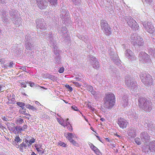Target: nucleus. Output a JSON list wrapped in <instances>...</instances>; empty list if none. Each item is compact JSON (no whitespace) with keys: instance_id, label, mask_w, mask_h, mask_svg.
<instances>
[{"instance_id":"nucleus-8","label":"nucleus","mask_w":155,"mask_h":155,"mask_svg":"<svg viewBox=\"0 0 155 155\" xmlns=\"http://www.w3.org/2000/svg\"><path fill=\"white\" fill-rule=\"evenodd\" d=\"M89 145L90 148L97 155H101V153L100 150L92 143H89Z\"/></svg>"},{"instance_id":"nucleus-39","label":"nucleus","mask_w":155,"mask_h":155,"mask_svg":"<svg viewBox=\"0 0 155 155\" xmlns=\"http://www.w3.org/2000/svg\"><path fill=\"white\" fill-rule=\"evenodd\" d=\"M73 83L77 87H80L81 86V85L79 84V83L77 82H74Z\"/></svg>"},{"instance_id":"nucleus-41","label":"nucleus","mask_w":155,"mask_h":155,"mask_svg":"<svg viewBox=\"0 0 155 155\" xmlns=\"http://www.w3.org/2000/svg\"><path fill=\"white\" fill-rule=\"evenodd\" d=\"M67 88H68L69 90H70L71 91H72L73 90V89L72 87L70 86L69 85H68L66 86Z\"/></svg>"},{"instance_id":"nucleus-6","label":"nucleus","mask_w":155,"mask_h":155,"mask_svg":"<svg viewBox=\"0 0 155 155\" xmlns=\"http://www.w3.org/2000/svg\"><path fill=\"white\" fill-rule=\"evenodd\" d=\"M117 124L119 126L123 129L126 128L128 124V122L126 120L121 118L118 119Z\"/></svg>"},{"instance_id":"nucleus-14","label":"nucleus","mask_w":155,"mask_h":155,"mask_svg":"<svg viewBox=\"0 0 155 155\" xmlns=\"http://www.w3.org/2000/svg\"><path fill=\"white\" fill-rule=\"evenodd\" d=\"M94 59H95V61H94V62L92 63V65L94 68L97 69L99 67V62L96 60L95 58H94Z\"/></svg>"},{"instance_id":"nucleus-28","label":"nucleus","mask_w":155,"mask_h":155,"mask_svg":"<svg viewBox=\"0 0 155 155\" xmlns=\"http://www.w3.org/2000/svg\"><path fill=\"white\" fill-rule=\"evenodd\" d=\"M57 120L60 124H61L62 126H64V127L66 126L64 125L63 123H62L61 121L58 118H57Z\"/></svg>"},{"instance_id":"nucleus-20","label":"nucleus","mask_w":155,"mask_h":155,"mask_svg":"<svg viewBox=\"0 0 155 155\" xmlns=\"http://www.w3.org/2000/svg\"><path fill=\"white\" fill-rule=\"evenodd\" d=\"M48 2H50L52 5H55L57 4L58 0H48Z\"/></svg>"},{"instance_id":"nucleus-7","label":"nucleus","mask_w":155,"mask_h":155,"mask_svg":"<svg viewBox=\"0 0 155 155\" xmlns=\"http://www.w3.org/2000/svg\"><path fill=\"white\" fill-rule=\"evenodd\" d=\"M37 5L41 9L45 8L47 6V3L45 0H36Z\"/></svg>"},{"instance_id":"nucleus-33","label":"nucleus","mask_w":155,"mask_h":155,"mask_svg":"<svg viewBox=\"0 0 155 155\" xmlns=\"http://www.w3.org/2000/svg\"><path fill=\"white\" fill-rule=\"evenodd\" d=\"M64 71V68L63 67H61V68L59 71H58V72L60 73H62Z\"/></svg>"},{"instance_id":"nucleus-35","label":"nucleus","mask_w":155,"mask_h":155,"mask_svg":"<svg viewBox=\"0 0 155 155\" xmlns=\"http://www.w3.org/2000/svg\"><path fill=\"white\" fill-rule=\"evenodd\" d=\"M127 53L128 54L129 56H130L131 54H132V51L128 49L127 50Z\"/></svg>"},{"instance_id":"nucleus-30","label":"nucleus","mask_w":155,"mask_h":155,"mask_svg":"<svg viewBox=\"0 0 155 155\" xmlns=\"http://www.w3.org/2000/svg\"><path fill=\"white\" fill-rule=\"evenodd\" d=\"M26 82H22L21 83V87H26L27 86Z\"/></svg>"},{"instance_id":"nucleus-57","label":"nucleus","mask_w":155,"mask_h":155,"mask_svg":"<svg viewBox=\"0 0 155 155\" xmlns=\"http://www.w3.org/2000/svg\"><path fill=\"white\" fill-rule=\"evenodd\" d=\"M40 28L41 29L42 28L41 27H40Z\"/></svg>"},{"instance_id":"nucleus-38","label":"nucleus","mask_w":155,"mask_h":155,"mask_svg":"<svg viewBox=\"0 0 155 155\" xmlns=\"http://www.w3.org/2000/svg\"><path fill=\"white\" fill-rule=\"evenodd\" d=\"M13 61H11L8 64V67L10 68H12L13 67Z\"/></svg>"},{"instance_id":"nucleus-40","label":"nucleus","mask_w":155,"mask_h":155,"mask_svg":"<svg viewBox=\"0 0 155 155\" xmlns=\"http://www.w3.org/2000/svg\"><path fill=\"white\" fill-rule=\"evenodd\" d=\"M30 86L31 87H33L35 86V84L34 82H30L29 83Z\"/></svg>"},{"instance_id":"nucleus-17","label":"nucleus","mask_w":155,"mask_h":155,"mask_svg":"<svg viewBox=\"0 0 155 155\" xmlns=\"http://www.w3.org/2000/svg\"><path fill=\"white\" fill-rule=\"evenodd\" d=\"M24 122L23 120L20 118H17L15 121V123L18 125H21Z\"/></svg>"},{"instance_id":"nucleus-9","label":"nucleus","mask_w":155,"mask_h":155,"mask_svg":"<svg viewBox=\"0 0 155 155\" xmlns=\"http://www.w3.org/2000/svg\"><path fill=\"white\" fill-rule=\"evenodd\" d=\"M140 78L142 82L145 84H149V83L152 81V79L150 75H147L146 78H144V79L142 78L141 77H140Z\"/></svg>"},{"instance_id":"nucleus-43","label":"nucleus","mask_w":155,"mask_h":155,"mask_svg":"<svg viewBox=\"0 0 155 155\" xmlns=\"http://www.w3.org/2000/svg\"><path fill=\"white\" fill-rule=\"evenodd\" d=\"M24 114L26 116H28L29 117L31 116V115L30 114L28 113H25V114Z\"/></svg>"},{"instance_id":"nucleus-44","label":"nucleus","mask_w":155,"mask_h":155,"mask_svg":"<svg viewBox=\"0 0 155 155\" xmlns=\"http://www.w3.org/2000/svg\"><path fill=\"white\" fill-rule=\"evenodd\" d=\"M91 94H93V95H94L95 94H96V92L95 91H92L91 92Z\"/></svg>"},{"instance_id":"nucleus-25","label":"nucleus","mask_w":155,"mask_h":155,"mask_svg":"<svg viewBox=\"0 0 155 155\" xmlns=\"http://www.w3.org/2000/svg\"><path fill=\"white\" fill-rule=\"evenodd\" d=\"M19 112L20 113H21L22 114H25L26 109H24V108H22L20 110Z\"/></svg>"},{"instance_id":"nucleus-34","label":"nucleus","mask_w":155,"mask_h":155,"mask_svg":"<svg viewBox=\"0 0 155 155\" xmlns=\"http://www.w3.org/2000/svg\"><path fill=\"white\" fill-rule=\"evenodd\" d=\"M35 141V140L34 138H32L30 140L29 143L31 144L32 143H34Z\"/></svg>"},{"instance_id":"nucleus-47","label":"nucleus","mask_w":155,"mask_h":155,"mask_svg":"<svg viewBox=\"0 0 155 155\" xmlns=\"http://www.w3.org/2000/svg\"><path fill=\"white\" fill-rule=\"evenodd\" d=\"M31 155H36V154L34 152H32L31 153Z\"/></svg>"},{"instance_id":"nucleus-32","label":"nucleus","mask_w":155,"mask_h":155,"mask_svg":"<svg viewBox=\"0 0 155 155\" xmlns=\"http://www.w3.org/2000/svg\"><path fill=\"white\" fill-rule=\"evenodd\" d=\"M71 108L72 109H73L74 110L76 111H79V110L78 109L77 107H76L75 106H73L71 107Z\"/></svg>"},{"instance_id":"nucleus-1","label":"nucleus","mask_w":155,"mask_h":155,"mask_svg":"<svg viewBox=\"0 0 155 155\" xmlns=\"http://www.w3.org/2000/svg\"><path fill=\"white\" fill-rule=\"evenodd\" d=\"M104 101V107L107 108H111L115 104V96L112 93H107L105 94Z\"/></svg>"},{"instance_id":"nucleus-29","label":"nucleus","mask_w":155,"mask_h":155,"mask_svg":"<svg viewBox=\"0 0 155 155\" xmlns=\"http://www.w3.org/2000/svg\"><path fill=\"white\" fill-rule=\"evenodd\" d=\"M58 145H60L61 146H62L63 147H65L66 144L65 143L61 141H60V142L58 143Z\"/></svg>"},{"instance_id":"nucleus-56","label":"nucleus","mask_w":155,"mask_h":155,"mask_svg":"<svg viewBox=\"0 0 155 155\" xmlns=\"http://www.w3.org/2000/svg\"><path fill=\"white\" fill-rule=\"evenodd\" d=\"M148 26V28L150 27L149 26Z\"/></svg>"},{"instance_id":"nucleus-50","label":"nucleus","mask_w":155,"mask_h":155,"mask_svg":"<svg viewBox=\"0 0 155 155\" xmlns=\"http://www.w3.org/2000/svg\"><path fill=\"white\" fill-rule=\"evenodd\" d=\"M26 118H27L29 120L30 118L29 117H25Z\"/></svg>"},{"instance_id":"nucleus-27","label":"nucleus","mask_w":155,"mask_h":155,"mask_svg":"<svg viewBox=\"0 0 155 155\" xmlns=\"http://www.w3.org/2000/svg\"><path fill=\"white\" fill-rule=\"evenodd\" d=\"M27 107L29 109H31L32 110H35V107H34L31 106L30 104L28 105Z\"/></svg>"},{"instance_id":"nucleus-52","label":"nucleus","mask_w":155,"mask_h":155,"mask_svg":"<svg viewBox=\"0 0 155 155\" xmlns=\"http://www.w3.org/2000/svg\"><path fill=\"white\" fill-rule=\"evenodd\" d=\"M147 139H150V137H148Z\"/></svg>"},{"instance_id":"nucleus-51","label":"nucleus","mask_w":155,"mask_h":155,"mask_svg":"<svg viewBox=\"0 0 155 155\" xmlns=\"http://www.w3.org/2000/svg\"><path fill=\"white\" fill-rule=\"evenodd\" d=\"M63 101L64 102L66 103H68V102H67L65 100H63Z\"/></svg>"},{"instance_id":"nucleus-22","label":"nucleus","mask_w":155,"mask_h":155,"mask_svg":"<svg viewBox=\"0 0 155 155\" xmlns=\"http://www.w3.org/2000/svg\"><path fill=\"white\" fill-rule=\"evenodd\" d=\"M14 140L15 142H16L17 143H18L19 142H20L21 141V139H20V137L18 136H16L15 137V139Z\"/></svg>"},{"instance_id":"nucleus-13","label":"nucleus","mask_w":155,"mask_h":155,"mask_svg":"<svg viewBox=\"0 0 155 155\" xmlns=\"http://www.w3.org/2000/svg\"><path fill=\"white\" fill-rule=\"evenodd\" d=\"M139 57L142 58L144 59L149 58V56L144 52H142L140 53L139 54Z\"/></svg>"},{"instance_id":"nucleus-12","label":"nucleus","mask_w":155,"mask_h":155,"mask_svg":"<svg viewBox=\"0 0 155 155\" xmlns=\"http://www.w3.org/2000/svg\"><path fill=\"white\" fill-rule=\"evenodd\" d=\"M133 42V45H137L138 46H142L143 45V39L139 37H138V38H137V40H136V41Z\"/></svg>"},{"instance_id":"nucleus-19","label":"nucleus","mask_w":155,"mask_h":155,"mask_svg":"<svg viewBox=\"0 0 155 155\" xmlns=\"http://www.w3.org/2000/svg\"><path fill=\"white\" fill-rule=\"evenodd\" d=\"M149 149L150 150H155V141L153 142V143H151L149 145Z\"/></svg>"},{"instance_id":"nucleus-45","label":"nucleus","mask_w":155,"mask_h":155,"mask_svg":"<svg viewBox=\"0 0 155 155\" xmlns=\"http://www.w3.org/2000/svg\"><path fill=\"white\" fill-rule=\"evenodd\" d=\"M8 66H7V65H4V67L5 68H8Z\"/></svg>"},{"instance_id":"nucleus-24","label":"nucleus","mask_w":155,"mask_h":155,"mask_svg":"<svg viewBox=\"0 0 155 155\" xmlns=\"http://www.w3.org/2000/svg\"><path fill=\"white\" fill-rule=\"evenodd\" d=\"M16 104L18 105V106L22 108V107L25 105L24 103L21 102H17L16 103Z\"/></svg>"},{"instance_id":"nucleus-46","label":"nucleus","mask_w":155,"mask_h":155,"mask_svg":"<svg viewBox=\"0 0 155 155\" xmlns=\"http://www.w3.org/2000/svg\"><path fill=\"white\" fill-rule=\"evenodd\" d=\"M105 140H107V141H110V139L108 138H105Z\"/></svg>"},{"instance_id":"nucleus-3","label":"nucleus","mask_w":155,"mask_h":155,"mask_svg":"<svg viewBox=\"0 0 155 155\" xmlns=\"http://www.w3.org/2000/svg\"><path fill=\"white\" fill-rule=\"evenodd\" d=\"M139 105L140 107L144 108H146L147 107L148 108H150L151 105V103L148 101H147L145 98L140 97L139 98Z\"/></svg>"},{"instance_id":"nucleus-5","label":"nucleus","mask_w":155,"mask_h":155,"mask_svg":"<svg viewBox=\"0 0 155 155\" xmlns=\"http://www.w3.org/2000/svg\"><path fill=\"white\" fill-rule=\"evenodd\" d=\"M143 24L146 31L149 33L152 34L154 32V29L151 23L144 22Z\"/></svg>"},{"instance_id":"nucleus-54","label":"nucleus","mask_w":155,"mask_h":155,"mask_svg":"<svg viewBox=\"0 0 155 155\" xmlns=\"http://www.w3.org/2000/svg\"><path fill=\"white\" fill-rule=\"evenodd\" d=\"M117 135V136H118V137H120V136H119V135Z\"/></svg>"},{"instance_id":"nucleus-18","label":"nucleus","mask_w":155,"mask_h":155,"mask_svg":"<svg viewBox=\"0 0 155 155\" xmlns=\"http://www.w3.org/2000/svg\"><path fill=\"white\" fill-rule=\"evenodd\" d=\"M137 38H137V36L136 35L133 34L131 35V39L132 40L131 43L133 45V41H135L136 40H137Z\"/></svg>"},{"instance_id":"nucleus-53","label":"nucleus","mask_w":155,"mask_h":155,"mask_svg":"<svg viewBox=\"0 0 155 155\" xmlns=\"http://www.w3.org/2000/svg\"><path fill=\"white\" fill-rule=\"evenodd\" d=\"M85 120H86V121H87V119H86V118H85Z\"/></svg>"},{"instance_id":"nucleus-11","label":"nucleus","mask_w":155,"mask_h":155,"mask_svg":"<svg viewBox=\"0 0 155 155\" xmlns=\"http://www.w3.org/2000/svg\"><path fill=\"white\" fill-rule=\"evenodd\" d=\"M28 143V141L27 140L23 142L20 145L19 150L22 152L24 151V150L27 148Z\"/></svg>"},{"instance_id":"nucleus-37","label":"nucleus","mask_w":155,"mask_h":155,"mask_svg":"<svg viewBox=\"0 0 155 155\" xmlns=\"http://www.w3.org/2000/svg\"><path fill=\"white\" fill-rule=\"evenodd\" d=\"M27 126L26 124H24L23 126L21 127L23 131L25 130V129L27 128Z\"/></svg>"},{"instance_id":"nucleus-55","label":"nucleus","mask_w":155,"mask_h":155,"mask_svg":"<svg viewBox=\"0 0 155 155\" xmlns=\"http://www.w3.org/2000/svg\"><path fill=\"white\" fill-rule=\"evenodd\" d=\"M68 118L67 119V121H68Z\"/></svg>"},{"instance_id":"nucleus-26","label":"nucleus","mask_w":155,"mask_h":155,"mask_svg":"<svg viewBox=\"0 0 155 155\" xmlns=\"http://www.w3.org/2000/svg\"><path fill=\"white\" fill-rule=\"evenodd\" d=\"M70 142L74 146H76L78 145V143L73 139H72Z\"/></svg>"},{"instance_id":"nucleus-16","label":"nucleus","mask_w":155,"mask_h":155,"mask_svg":"<svg viewBox=\"0 0 155 155\" xmlns=\"http://www.w3.org/2000/svg\"><path fill=\"white\" fill-rule=\"evenodd\" d=\"M74 137L72 133H68L66 136V138L70 141L72 139V138Z\"/></svg>"},{"instance_id":"nucleus-42","label":"nucleus","mask_w":155,"mask_h":155,"mask_svg":"<svg viewBox=\"0 0 155 155\" xmlns=\"http://www.w3.org/2000/svg\"><path fill=\"white\" fill-rule=\"evenodd\" d=\"M69 125H70V127H69V128L68 127V130L70 131L71 132L72 131V130H73V129H72V127L71 126V124H69Z\"/></svg>"},{"instance_id":"nucleus-36","label":"nucleus","mask_w":155,"mask_h":155,"mask_svg":"<svg viewBox=\"0 0 155 155\" xmlns=\"http://www.w3.org/2000/svg\"><path fill=\"white\" fill-rule=\"evenodd\" d=\"M13 144L15 146L16 148H19L20 147V145H18L17 143H16L15 142H13Z\"/></svg>"},{"instance_id":"nucleus-2","label":"nucleus","mask_w":155,"mask_h":155,"mask_svg":"<svg viewBox=\"0 0 155 155\" xmlns=\"http://www.w3.org/2000/svg\"><path fill=\"white\" fill-rule=\"evenodd\" d=\"M101 25L102 30H104L106 35H108L110 34L111 28L107 21L103 20L101 21Z\"/></svg>"},{"instance_id":"nucleus-15","label":"nucleus","mask_w":155,"mask_h":155,"mask_svg":"<svg viewBox=\"0 0 155 155\" xmlns=\"http://www.w3.org/2000/svg\"><path fill=\"white\" fill-rule=\"evenodd\" d=\"M15 129L17 131L18 133L21 132L22 131H23L21 127L19 126L14 127V129L12 130L13 132L16 133V132L15 131Z\"/></svg>"},{"instance_id":"nucleus-49","label":"nucleus","mask_w":155,"mask_h":155,"mask_svg":"<svg viewBox=\"0 0 155 155\" xmlns=\"http://www.w3.org/2000/svg\"><path fill=\"white\" fill-rule=\"evenodd\" d=\"M145 1H146V2H151V1H152V0H145Z\"/></svg>"},{"instance_id":"nucleus-21","label":"nucleus","mask_w":155,"mask_h":155,"mask_svg":"<svg viewBox=\"0 0 155 155\" xmlns=\"http://www.w3.org/2000/svg\"><path fill=\"white\" fill-rule=\"evenodd\" d=\"M36 149L38 152H40L41 154L44 153V151L41 147H37Z\"/></svg>"},{"instance_id":"nucleus-31","label":"nucleus","mask_w":155,"mask_h":155,"mask_svg":"<svg viewBox=\"0 0 155 155\" xmlns=\"http://www.w3.org/2000/svg\"><path fill=\"white\" fill-rule=\"evenodd\" d=\"M5 87L2 85H0V91H4L5 90Z\"/></svg>"},{"instance_id":"nucleus-10","label":"nucleus","mask_w":155,"mask_h":155,"mask_svg":"<svg viewBox=\"0 0 155 155\" xmlns=\"http://www.w3.org/2000/svg\"><path fill=\"white\" fill-rule=\"evenodd\" d=\"M8 101L7 104H14L16 102L15 99V96L13 94L12 96L10 95L9 97H8Z\"/></svg>"},{"instance_id":"nucleus-23","label":"nucleus","mask_w":155,"mask_h":155,"mask_svg":"<svg viewBox=\"0 0 155 155\" xmlns=\"http://www.w3.org/2000/svg\"><path fill=\"white\" fill-rule=\"evenodd\" d=\"M135 142L137 144L140 145L141 144L140 139L139 138H136L135 139Z\"/></svg>"},{"instance_id":"nucleus-48","label":"nucleus","mask_w":155,"mask_h":155,"mask_svg":"<svg viewBox=\"0 0 155 155\" xmlns=\"http://www.w3.org/2000/svg\"><path fill=\"white\" fill-rule=\"evenodd\" d=\"M101 120L102 121H104L105 120V119L103 118H101Z\"/></svg>"},{"instance_id":"nucleus-4","label":"nucleus","mask_w":155,"mask_h":155,"mask_svg":"<svg viewBox=\"0 0 155 155\" xmlns=\"http://www.w3.org/2000/svg\"><path fill=\"white\" fill-rule=\"evenodd\" d=\"M128 25L133 30H136L138 29L139 26L137 22L132 17H130L127 20Z\"/></svg>"}]
</instances>
